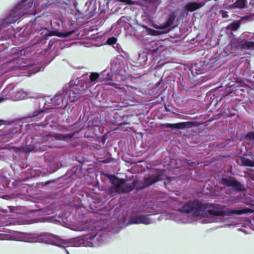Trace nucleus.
Returning a JSON list of instances; mask_svg holds the SVG:
<instances>
[{
	"label": "nucleus",
	"instance_id": "nucleus-34",
	"mask_svg": "<svg viewBox=\"0 0 254 254\" xmlns=\"http://www.w3.org/2000/svg\"><path fill=\"white\" fill-rule=\"evenodd\" d=\"M7 99V97L4 98L2 97H0V103L3 102Z\"/></svg>",
	"mask_w": 254,
	"mask_h": 254
},
{
	"label": "nucleus",
	"instance_id": "nucleus-9",
	"mask_svg": "<svg viewBox=\"0 0 254 254\" xmlns=\"http://www.w3.org/2000/svg\"><path fill=\"white\" fill-rule=\"evenodd\" d=\"M72 134H55V135H48L46 136V141L48 142L52 143L51 145H49V147L51 148H58L59 146L56 144V142L58 140H65L67 138H71L72 137Z\"/></svg>",
	"mask_w": 254,
	"mask_h": 254
},
{
	"label": "nucleus",
	"instance_id": "nucleus-8",
	"mask_svg": "<svg viewBox=\"0 0 254 254\" xmlns=\"http://www.w3.org/2000/svg\"><path fill=\"white\" fill-rule=\"evenodd\" d=\"M124 68V63L122 57H117L111 61V71L113 73H120Z\"/></svg>",
	"mask_w": 254,
	"mask_h": 254
},
{
	"label": "nucleus",
	"instance_id": "nucleus-31",
	"mask_svg": "<svg viewBox=\"0 0 254 254\" xmlns=\"http://www.w3.org/2000/svg\"><path fill=\"white\" fill-rule=\"evenodd\" d=\"M220 14H221L222 17L223 18H227L228 17V15L227 14V12L226 11H223V10H221V11H220Z\"/></svg>",
	"mask_w": 254,
	"mask_h": 254
},
{
	"label": "nucleus",
	"instance_id": "nucleus-22",
	"mask_svg": "<svg viewBox=\"0 0 254 254\" xmlns=\"http://www.w3.org/2000/svg\"><path fill=\"white\" fill-rule=\"evenodd\" d=\"M246 6V0H238L234 3L230 5L231 8H242L245 7Z\"/></svg>",
	"mask_w": 254,
	"mask_h": 254
},
{
	"label": "nucleus",
	"instance_id": "nucleus-3",
	"mask_svg": "<svg viewBox=\"0 0 254 254\" xmlns=\"http://www.w3.org/2000/svg\"><path fill=\"white\" fill-rule=\"evenodd\" d=\"M208 210V214L203 210V207L197 201L189 202L185 204L181 211L172 212L170 214V218L178 223H191L196 217H208L211 220L209 222L216 221L217 218L220 215L215 214Z\"/></svg>",
	"mask_w": 254,
	"mask_h": 254
},
{
	"label": "nucleus",
	"instance_id": "nucleus-18",
	"mask_svg": "<svg viewBox=\"0 0 254 254\" xmlns=\"http://www.w3.org/2000/svg\"><path fill=\"white\" fill-rule=\"evenodd\" d=\"M16 132L15 128L9 129L1 135V140L4 142L8 141L12 138Z\"/></svg>",
	"mask_w": 254,
	"mask_h": 254
},
{
	"label": "nucleus",
	"instance_id": "nucleus-37",
	"mask_svg": "<svg viewBox=\"0 0 254 254\" xmlns=\"http://www.w3.org/2000/svg\"><path fill=\"white\" fill-rule=\"evenodd\" d=\"M225 226H230L231 225V224L228 223L225 225Z\"/></svg>",
	"mask_w": 254,
	"mask_h": 254
},
{
	"label": "nucleus",
	"instance_id": "nucleus-25",
	"mask_svg": "<svg viewBox=\"0 0 254 254\" xmlns=\"http://www.w3.org/2000/svg\"><path fill=\"white\" fill-rule=\"evenodd\" d=\"M240 25L238 23H232L229 26H228L227 28L230 29L232 31H235L238 29Z\"/></svg>",
	"mask_w": 254,
	"mask_h": 254
},
{
	"label": "nucleus",
	"instance_id": "nucleus-28",
	"mask_svg": "<svg viewBox=\"0 0 254 254\" xmlns=\"http://www.w3.org/2000/svg\"><path fill=\"white\" fill-rule=\"evenodd\" d=\"M43 111L42 110H36L32 114H29L28 116V118H31L32 117H34L38 115H39L41 113H42Z\"/></svg>",
	"mask_w": 254,
	"mask_h": 254
},
{
	"label": "nucleus",
	"instance_id": "nucleus-29",
	"mask_svg": "<svg viewBox=\"0 0 254 254\" xmlns=\"http://www.w3.org/2000/svg\"><path fill=\"white\" fill-rule=\"evenodd\" d=\"M117 42V39L115 37H111L109 38L107 41V43L109 45H113Z\"/></svg>",
	"mask_w": 254,
	"mask_h": 254
},
{
	"label": "nucleus",
	"instance_id": "nucleus-7",
	"mask_svg": "<svg viewBox=\"0 0 254 254\" xmlns=\"http://www.w3.org/2000/svg\"><path fill=\"white\" fill-rule=\"evenodd\" d=\"M46 101L52 104V106L57 107L59 108L64 109L67 106V100L62 93H58L53 98H48Z\"/></svg>",
	"mask_w": 254,
	"mask_h": 254
},
{
	"label": "nucleus",
	"instance_id": "nucleus-32",
	"mask_svg": "<svg viewBox=\"0 0 254 254\" xmlns=\"http://www.w3.org/2000/svg\"><path fill=\"white\" fill-rule=\"evenodd\" d=\"M121 1L126 2L128 4H131L132 3V1L131 0H120Z\"/></svg>",
	"mask_w": 254,
	"mask_h": 254
},
{
	"label": "nucleus",
	"instance_id": "nucleus-36",
	"mask_svg": "<svg viewBox=\"0 0 254 254\" xmlns=\"http://www.w3.org/2000/svg\"><path fill=\"white\" fill-rule=\"evenodd\" d=\"M31 66H32V65H27V68L28 69H31Z\"/></svg>",
	"mask_w": 254,
	"mask_h": 254
},
{
	"label": "nucleus",
	"instance_id": "nucleus-40",
	"mask_svg": "<svg viewBox=\"0 0 254 254\" xmlns=\"http://www.w3.org/2000/svg\"><path fill=\"white\" fill-rule=\"evenodd\" d=\"M240 230L242 231V230L241 229H240ZM243 232H244V233H245V231H243Z\"/></svg>",
	"mask_w": 254,
	"mask_h": 254
},
{
	"label": "nucleus",
	"instance_id": "nucleus-4",
	"mask_svg": "<svg viewBox=\"0 0 254 254\" xmlns=\"http://www.w3.org/2000/svg\"><path fill=\"white\" fill-rule=\"evenodd\" d=\"M36 11L33 3L30 0H22V1L11 10L9 14L0 25V30L7 25L15 23L20 17L25 14H35Z\"/></svg>",
	"mask_w": 254,
	"mask_h": 254
},
{
	"label": "nucleus",
	"instance_id": "nucleus-10",
	"mask_svg": "<svg viewBox=\"0 0 254 254\" xmlns=\"http://www.w3.org/2000/svg\"><path fill=\"white\" fill-rule=\"evenodd\" d=\"M254 44L249 43V41H246L243 43L242 40L238 39L233 38L231 40V47L233 48H237L240 49L250 50V48H254Z\"/></svg>",
	"mask_w": 254,
	"mask_h": 254
},
{
	"label": "nucleus",
	"instance_id": "nucleus-30",
	"mask_svg": "<svg viewBox=\"0 0 254 254\" xmlns=\"http://www.w3.org/2000/svg\"><path fill=\"white\" fill-rule=\"evenodd\" d=\"M246 138H249L251 140L254 139V130L253 131H251L248 132L246 135Z\"/></svg>",
	"mask_w": 254,
	"mask_h": 254
},
{
	"label": "nucleus",
	"instance_id": "nucleus-12",
	"mask_svg": "<svg viewBox=\"0 0 254 254\" xmlns=\"http://www.w3.org/2000/svg\"><path fill=\"white\" fill-rule=\"evenodd\" d=\"M204 4L203 1H189L185 4L184 9L188 12H193L202 7Z\"/></svg>",
	"mask_w": 254,
	"mask_h": 254
},
{
	"label": "nucleus",
	"instance_id": "nucleus-13",
	"mask_svg": "<svg viewBox=\"0 0 254 254\" xmlns=\"http://www.w3.org/2000/svg\"><path fill=\"white\" fill-rule=\"evenodd\" d=\"M175 18V16L171 15L169 16V18L166 23L160 26L158 28V32L160 34H165L170 31L171 30L170 27L173 24Z\"/></svg>",
	"mask_w": 254,
	"mask_h": 254
},
{
	"label": "nucleus",
	"instance_id": "nucleus-17",
	"mask_svg": "<svg viewBox=\"0 0 254 254\" xmlns=\"http://www.w3.org/2000/svg\"><path fill=\"white\" fill-rule=\"evenodd\" d=\"M27 94L22 90L11 93V98L14 101L23 100L27 97Z\"/></svg>",
	"mask_w": 254,
	"mask_h": 254
},
{
	"label": "nucleus",
	"instance_id": "nucleus-26",
	"mask_svg": "<svg viewBox=\"0 0 254 254\" xmlns=\"http://www.w3.org/2000/svg\"><path fill=\"white\" fill-rule=\"evenodd\" d=\"M229 214H235L240 215L244 213V211L242 210H235V209H231L228 211Z\"/></svg>",
	"mask_w": 254,
	"mask_h": 254
},
{
	"label": "nucleus",
	"instance_id": "nucleus-16",
	"mask_svg": "<svg viewBox=\"0 0 254 254\" xmlns=\"http://www.w3.org/2000/svg\"><path fill=\"white\" fill-rule=\"evenodd\" d=\"M99 74L97 73H91L89 76V80L85 83L84 86L85 90L91 86L92 85L95 84L99 81Z\"/></svg>",
	"mask_w": 254,
	"mask_h": 254
},
{
	"label": "nucleus",
	"instance_id": "nucleus-35",
	"mask_svg": "<svg viewBox=\"0 0 254 254\" xmlns=\"http://www.w3.org/2000/svg\"><path fill=\"white\" fill-rule=\"evenodd\" d=\"M6 124H7V121L2 120H0V125H1V124L6 125Z\"/></svg>",
	"mask_w": 254,
	"mask_h": 254
},
{
	"label": "nucleus",
	"instance_id": "nucleus-23",
	"mask_svg": "<svg viewBox=\"0 0 254 254\" xmlns=\"http://www.w3.org/2000/svg\"><path fill=\"white\" fill-rule=\"evenodd\" d=\"M242 163L244 165L247 166H251V167H254V161H252L250 159L243 158L242 159Z\"/></svg>",
	"mask_w": 254,
	"mask_h": 254
},
{
	"label": "nucleus",
	"instance_id": "nucleus-19",
	"mask_svg": "<svg viewBox=\"0 0 254 254\" xmlns=\"http://www.w3.org/2000/svg\"><path fill=\"white\" fill-rule=\"evenodd\" d=\"M160 179V177L159 176L157 175H152L148 178H146L145 179V183L146 184V186H148L151 185L153 184L158 181Z\"/></svg>",
	"mask_w": 254,
	"mask_h": 254
},
{
	"label": "nucleus",
	"instance_id": "nucleus-21",
	"mask_svg": "<svg viewBox=\"0 0 254 254\" xmlns=\"http://www.w3.org/2000/svg\"><path fill=\"white\" fill-rule=\"evenodd\" d=\"M186 123H181L178 124H167L165 125V127L169 128H176L178 129L184 128L186 127Z\"/></svg>",
	"mask_w": 254,
	"mask_h": 254
},
{
	"label": "nucleus",
	"instance_id": "nucleus-27",
	"mask_svg": "<svg viewBox=\"0 0 254 254\" xmlns=\"http://www.w3.org/2000/svg\"><path fill=\"white\" fill-rule=\"evenodd\" d=\"M154 45L157 46L156 43H155V42H153V41L151 42L148 45V47L147 48L152 53H155L157 51V49H158V47L156 48V49H150V47L149 46L153 47Z\"/></svg>",
	"mask_w": 254,
	"mask_h": 254
},
{
	"label": "nucleus",
	"instance_id": "nucleus-5",
	"mask_svg": "<svg viewBox=\"0 0 254 254\" xmlns=\"http://www.w3.org/2000/svg\"><path fill=\"white\" fill-rule=\"evenodd\" d=\"M111 181L113 186L108 190V193L111 196L117 194L128 192L134 187L133 182L125 181L124 179L114 178Z\"/></svg>",
	"mask_w": 254,
	"mask_h": 254
},
{
	"label": "nucleus",
	"instance_id": "nucleus-33",
	"mask_svg": "<svg viewBox=\"0 0 254 254\" xmlns=\"http://www.w3.org/2000/svg\"><path fill=\"white\" fill-rule=\"evenodd\" d=\"M252 155L254 157V143L252 146Z\"/></svg>",
	"mask_w": 254,
	"mask_h": 254
},
{
	"label": "nucleus",
	"instance_id": "nucleus-1",
	"mask_svg": "<svg viewBox=\"0 0 254 254\" xmlns=\"http://www.w3.org/2000/svg\"><path fill=\"white\" fill-rule=\"evenodd\" d=\"M108 224L104 220H100L94 223L89 228L91 232L82 237L71 239V245L74 247H98L108 240V234L106 229ZM87 227L79 226L71 228L70 229L75 231H84L88 229Z\"/></svg>",
	"mask_w": 254,
	"mask_h": 254
},
{
	"label": "nucleus",
	"instance_id": "nucleus-24",
	"mask_svg": "<svg viewBox=\"0 0 254 254\" xmlns=\"http://www.w3.org/2000/svg\"><path fill=\"white\" fill-rule=\"evenodd\" d=\"M8 149L10 151H12L16 153L23 152L24 151V148L23 147H17L15 146H12L9 147Z\"/></svg>",
	"mask_w": 254,
	"mask_h": 254
},
{
	"label": "nucleus",
	"instance_id": "nucleus-6",
	"mask_svg": "<svg viewBox=\"0 0 254 254\" xmlns=\"http://www.w3.org/2000/svg\"><path fill=\"white\" fill-rule=\"evenodd\" d=\"M84 91V85L80 86V89L78 85L68 86L63 89V96L66 97L68 104L69 102L75 101Z\"/></svg>",
	"mask_w": 254,
	"mask_h": 254
},
{
	"label": "nucleus",
	"instance_id": "nucleus-38",
	"mask_svg": "<svg viewBox=\"0 0 254 254\" xmlns=\"http://www.w3.org/2000/svg\"><path fill=\"white\" fill-rule=\"evenodd\" d=\"M65 252L67 254H70L68 252V251L67 250H65Z\"/></svg>",
	"mask_w": 254,
	"mask_h": 254
},
{
	"label": "nucleus",
	"instance_id": "nucleus-14",
	"mask_svg": "<svg viewBox=\"0 0 254 254\" xmlns=\"http://www.w3.org/2000/svg\"><path fill=\"white\" fill-rule=\"evenodd\" d=\"M222 184L229 187H232L236 190H241L243 187L241 184L234 179L223 178L221 180Z\"/></svg>",
	"mask_w": 254,
	"mask_h": 254
},
{
	"label": "nucleus",
	"instance_id": "nucleus-2",
	"mask_svg": "<svg viewBox=\"0 0 254 254\" xmlns=\"http://www.w3.org/2000/svg\"><path fill=\"white\" fill-rule=\"evenodd\" d=\"M3 239L29 243H42L60 248L71 245V239L64 240L58 236L47 233L38 234L16 232L5 236Z\"/></svg>",
	"mask_w": 254,
	"mask_h": 254
},
{
	"label": "nucleus",
	"instance_id": "nucleus-15",
	"mask_svg": "<svg viewBox=\"0 0 254 254\" xmlns=\"http://www.w3.org/2000/svg\"><path fill=\"white\" fill-rule=\"evenodd\" d=\"M43 30L46 32L45 34L46 36H57L59 37H67L73 33V31L63 33L57 30L50 31H48L46 29H43Z\"/></svg>",
	"mask_w": 254,
	"mask_h": 254
},
{
	"label": "nucleus",
	"instance_id": "nucleus-39",
	"mask_svg": "<svg viewBox=\"0 0 254 254\" xmlns=\"http://www.w3.org/2000/svg\"><path fill=\"white\" fill-rule=\"evenodd\" d=\"M9 87H7V89H6V90H9Z\"/></svg>",
	"mask_w": 254,
	"mask_h": 254
},
{
	"label": "nucleus",
	"instance_id": "nucleus-11",
	"mask_svg": "<svg viewBox=\"0 0 254 254\" xmlns=\"http://www.w3.org/2000/svg\"><path fill=\"white\" fill-rule=\"evenodd\" d=\"M153 222V220L149 217V215H138L131 218L129 224L148 225Z\"/></svg>",
	"mask_w": 254,
	"mask_h": 254
},
{
	"label": "nucleus",
	"instance_id": "nucleus-20",
	"mask_svg": "<svg viewBox=\"0 0 254 254\" xmlns=\"http://www.w3.org/2000/svg\"><path fill=\"white\" fill-rule=\"evenodd\" d=\"M254 34L249 32H244L240 36V39L245 43L246 41H252V40L254 39Z\"/></svg>",
	"mask_w": 254,
	"mask_h": 254
}]
</instances>
